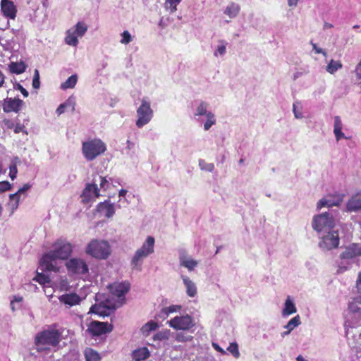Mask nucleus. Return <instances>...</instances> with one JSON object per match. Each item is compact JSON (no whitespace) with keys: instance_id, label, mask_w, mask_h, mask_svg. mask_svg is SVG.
I'll use <instances>...</instances> for the list:
<instances>
[{"instance_id":"1","label":"nucleus","mask_w":361,"mask_h":361,"mask_svg":"<svg viewBox=\"0 0 361 361\" xmlns=\"http://www.w3.org/2000/svg\"><path fill=\"white\" fill-rule=\"evenodd\" d=\"M56 324H51L47 329L38 332L34 339V343L38 353H47L51 347H56L62 340L63 329H58Z\"/></svg>"},{"instance_id":"2","label":"nucleus","mask_w":361,"mask_h":361,"mask_svg":"<svg viewBox=\"0 0 361 361\" xmlns=\"http://www.w3.org/2000/svg\"><path fill=\"white\" fill-rule=\"evenodd\" d=\"M155 240L148 236L142 247L137 249L130 261L132 270L141 271L144 259L154 252Z\"/></svg>"},{"instance_id":"3","label":"nucleus","mask_w":361,"mask_h":361,"mask_svg":"<svg viewBox=\"0 0 361 361\" xmlns=\"http://www.w3.org/2000/svg\"><path fill=\"white\" fill-rule=\"evenodd\" d=\"M106 150V144L100 139L94 138L82 142V152L87 161H93Z\"/></svg>"},{"instance_id":"4","label":"nucleus","mask_w":361,"mask_h":361,"mask_svg":"<svg viewBox=\"0 0 361 361\" xmlns=\"http://www.w3.org/2000/svg\"><path fill=\"white\" fill-rule=\"evenodd\" d=\"M85 252L87 255L99 259H106L111 255L109 243L104 240H92L87 245Z\"/></svg>"},{"instance_id":"5","label":"nucleus","mask_w":361,"mask_h":361,"mask_svg":"<svg viewBox=\"0 0 361 361\" xmlns=\"http://www.w3.org/2000/svg\"><path fill=\"white\" fill-rule=\"evenodd\" d=\"M137 116L136 126L138 128H142L147 124L153 117V110L150 103L145 99L142 100L141 105L137 109Z\"/></svg>"},{"instance_id":"6","label":"nucleus","mask_w":361,"mask_h":361,"mask_svg":"<svg viewBox=\"0 0 361 361\" xmlns=\"http://www.w3.org/2000/svg\"><path fill=\"white\" fill-rule=\"evenodd\" d=\"M52 254L59 259H67L73 252V245L65 238H59L53 244Z\"/></svg>"},{"instance_id":"7","label":"nucleus","mask_w":361,"mask_h":361,"mask_svg":"<svg viewBox=\"0 0 361 361\" xmlns=\"http://www.w3.org/2000/svg\"><path fill=\"white\" fill-rule=\"evenodd\" d=\"M335 226V221L329 213L317 215L312 221V228L317 232L326 231L331 229Z\"/></svg>"},{"instance_id":"8","label":"nucleus","mask_w":361,"mask_h":361,"mask_svg":"<svg viewBox=\"0 0 361 361\" xmlns=\"http://www.w3.org/2000/svg\"><path fill=\"white\" fill-rule=\"evenodd\" d=\"M169 326L175 330L188 331L195 326L191 316L185 314L176 316L167 322Z\"/></svg>"},{"instance_id":"9","label":"nucleus","mask_w":361,"mask_h":361,"mask_svg":"<svg viewBox=\"0 0 361 361\" xmlns=\"http://www.w3.org/2000/svg\"><path fill=\"white\" fill-rule=\"evenodd\" d=\"M349 310L352 314L351 324L350 328L361 326V297L354 298L348 305Z\"/></svg>"},{"instance_id":"10","label":"nucleus","mask_w":361,"mask_h":361,"mask_svg":"<svg viewBox=\"0 0 361 361\" xmlns=\"http://www.w3.org/2000/svg\"><path fill=\"white\" fill-rule=\"evenodd\" d=\"M114 326L108 322L92 321L88 325L87 331L92 336H99L112 331Z\"/></svg>"},{"instance_id":"11","label":"nucleus","mask_w":361,"mask_h":361,"mask_svg":"<svg viewBox=\"0 0 361 361\" xmlns=\"http://www.w3.org/2000/svg\"><path fill=\"white\" fill-rule=\"evenodd\" d=\"M69 273L73 274H85L89 268L85 260L79 258H71L66 263Z\"/></svg>"},{"instance_id":"12","label":"nucleus","mask_w":361,"mask_h":361,"mask_svg":"<svg viewBox=\"0 0 361 361\" xmlns=\"http://www.w3.org/2000/svg\"><path fill=\"white\" fill-rule=\"evenodd\" d=\"M339 242L340 239L338 231H329L322 238L319 245L324 250H330L338 247Z\"/></svg>"},{"instance_id":"13","label":"nucleus","mask_w":361,"mask_h":361,"mask_svg":"<svg viewBox=\"0 0 361 361\" xmlns=\"http://www.w3.org/2000/svg\"><path fill=\"white\" fill-rule=\"evenodd\" d=\"M57 258L52 254L51 251L44 254L40 260V267L42 271H59V268L56 265V260Z\"/></svg>"},{"instance_id":"14","label":"nucleus","mask_w":361,"mask_h":361,"mask_svg":"<svg viewBox=\"0 0 361 361\" xmlns=\"http://www.w3.org/2000/svg\"><path fill=\"white\" fill-rule=\"evenodd\" d=\"M99 197V188L97 185L94 183H87L80 195L81 201L84 204L89 203L92 200Z\"/></svg>"},{"instance_id":"15","label":"nucleus","mask_w":361,"mask_h":361,"mask_svg":"<svg viewBox=\"0 0 361 361\" xmlns=\"http://www.w3.org/2000/svg\"><path fill=\"white\" fill-rule=\"evenodd\" d=\"M23 104V101L19 98L7 97L4 99L3 101L2 109L5 113H18L20 110Z\"/></svg>"},{"instance_id":"16","label":"nucleus","mask_w":361,"mask_h":361,"mask_svg":"<svg viewBox=\"0 0 361 361\" xmlns=\"http://www.w3.org/2000/svg\"><path fill=\"white\" fill-rule=\"evenodd\" d=\"M361 256V243H351L340 255L342 260H350Z\"/></svg>"},{"instance_id":"17","label":"nucleus","mask_w":361,"mask_h":361,"mask_svg":"<svg viewBox=\"0 0 361 361\" xmlns=\"http://www.w3.org/2000/svg\"><path fill=\"white\" fill-rule=\"evenodd\" d=\"M1 12L7 18L14 20L17 14V8L11 0H1Z\"/></svg>"},{"instance_id":"18","label":"nucleus","mask_w":361,"mask_h":361,"mask_svg":"<svg viewBox=\"0 0 361 361\" xmlns=\"http://www.w3.org/2000/svg\"><path fill=\"white\" fill-rule=\"evenodd\" d=\"M111 293L116 296H123L130 289V283L128 282L114 283L109 286Z\"/></svg>"},{"instance_id":"19","label":"nucleus","mask_w":361,"mask_h":361,"mask_svg":"<svg viewBox=\"0 0 361 361\" xmlns=\"http://www.w3.org/2000/svg\"><path fill=\"white\" fill-rule=\"evenodd\" d=\"M97 209L99 213L103 214L107 218L111 217L115 213L114 205L109 200L99 203Z\"/></svg>"},{"instance_id":"20","label":"nucleus","mask_w":361,"mask_h":361,"mask_svg":"<svg viewBox=\"0 0 361 361\" xmlns=\"http://www.w3.org/2000/svg\"><path fill=\"white\" fill-rule=\"evenodd\" d=\"M114 311V308L105 305L103 302L93 305L90 307V312L105 317L109 316Z\"/></svg>"},{"instance_id":"21","label":"nucleus","mask_w":361,"mask_h":361,"mask_svg":"<svg viewBox=\"0 0 361 361\" xmlns=\"http://www.w3.org/2000/svg\"><path fill=\"white\" fill-rule=\"evenodd\" d=\"M348 212H355L361 209V192L353 195L347 202Z\"/></svg>"},{"instance_id":"22","label":"nucleus","mask_w":361,"mask_h":361,"mask_svg":"<svg viewBox=\"0 0 361 361\" xmlns=\"http://www.w3.org/2000/svg\"><path fill=\"white\" fill-rule=\"evenodd\" d=\"M61 302L69 305L70 307L78 305L80 302V297L76 293H66L59 298Z\"/></svg>"},{"instance_id":"23","label":"nucleus","mask_w":361,"mask_h":361,"mask_svg":"<svg viewBox=\"0 0 361 361\" xmlns=\"http://www.w3.org/2000/svg\"><path fill=\"white\" fill-rule=\"evenodd\" d=\"M344 195H338L335 200L322 199L317 203V209H321L324 207L338 206L343 202Z\"/></svg>"},{"instance_id":"24","label":"nucleus","mask_w":361,"mask_h":361,"mask_svg":"<svg viewBox=\"0 0 361 361\" xmlns=\"http://www.w3.org/2000/svg\"><path fill=\"white\" fill-rule=\"evenodd\" d=\"M183 283L186 288V293L189 297L193 298L197 295V287L195 283L186 276H181Z\"/></svg>"},{"instance_id":"25","label":"nucleus","mask_w":361,"mask_h":361,"mask_svg":"<svg viewBox=\"0 0 361 361\" xmlns=\"http://www.w3.org/2000/svg\"><path fill=\"white\" fill-rule=\"evenodd\" d=\"M149 355L148 348L142 347L133 350L132 353V357L135 361H142L147 359L149 357Z\"/></svg>"},{"instance_id":"26","label":"nucleus","mask_w":361,"mask_h":361,"mask_svg":"<svg viewBox=\"0 0 361 361\" xmlns=\"http://www.w3.org/2000/svg\"><path fill=\"white\" fill-rule=\"evenodd\" d=\"M342 122L339 116H335L334 118V133L335 134V137L337 141L340 140L342 138H344V134L342 132Z\"/></svg>"},{"instance_id":"27","label":"nucleus","mask_w":361,"mask_h":361,"mask_svg":"<svg viewBox=\"0 0 361 361\" xmlns=\"http://www.w3.org/2000/svg\"><path fill=\"white\" fill-rule=\"evenodd\" d=\"M240 7L238 4L231 2L226 8L224 14L228 16L231 18H235L239 13Z\"/></svg>"},{"instance_id":"28","label":"nucleus","mask_w":361,"mask_h":361,"mask_svg":"<svg viewBox=\"0 0 361 361\" xmlns=\"http://www.w3.org/2000/svg\"><path fill=\"white\" fill-rule=\"evenodd\" d=\"M300 324V320L299 315H297L292 318L288 324L284 326L285 329H287V331L282 333V336H285L290 333V331L296 326Z\"/></svg>"},{"instance_id":"29","label":"nucleus","mask_w":361,"mask_h":361,"mask_svg":"<svg viewBox=\"0 0 361 361\" xmlns=\"http://www.w3.org/2000/svg\"><path fill=\"white\" fill-rule=\"evenodd\" d=\"M86 361H100L101 357L98 352L91 348H87L84 351Z\"/></svg>"},{"instance_id":"30","label":"nucleus","mask_w":361,"mask_h":361,"mask_svg":"<svg viewBox=\"0 0 361 361\" xmlns=\"http://www.w3.org/2000/svg\"><path fill=\"white\" fill-rule=\"evenodd\" d=\"M10 71L13 73L21 74L26 70V65L24 62H12L10 66Z\"/></svg>"},{"instance_id":"31","label":"nucleus","mask_w":361,"mask_h":361,"mask_svg":"<svg viewBox=\"0 0 361 361\" xmlns=\"http://www.w3.org/2000/svg\"><path fill=\"white\" fill-rule=\"evenodd\" d=\"M297 309L294 305V303L291 301L290 297L288 296L285 302V307L283 310V315H290L295 312H296Z\"/></svg>"},{"instance_id":"32","label":"nucleus","mask_w":361,"mask_h":361,"mask_svg":"<svg viewBox=\"0 0 361 361\" xmlns=\"http://www.w3.org/2000/svg\"><path fill=\"white\" fill-rule=\"evenodd\" d=\"M78 36L71 30H68L66 32L65 42L67 44L71 46H77L78 44Z\"/></svg>"},{"instance_id":"33","label":"nucleus","mask_w":361,"mask_h":361,"mask_svg":"<svg viewBox=\"0 0 361 361\" xmlns=\"http://www.w3.org/2000/svg\"><path fill=\"white\" fill-rule=\"evenodd\" d=\"M342 66V63L340 61H335L334 59H331L326 66V70L330 74H334L338 69H341Z\"/></svg>"},{"instance_id":"34","label":"nucleus","mask_w":361,"mask_h":361,"mask_svg":"<svg viewBox=\"0 0 361 361\" xmlns=\"http://www.w3.org/2000/svg\"><path fill=\"white\" fill-rule=\"evenodd\" d=\"M158 327L159 325L157 322L154 321H149L141 328V331L143 334L147 336L149 332L156 330Z\"/></svg>"},{"instance_id":"35","label":"nucleus","mask_w":361,"mask_h":361,"mask_svg":"<svg viewBox=\"0 0 361 361\" xmlns=\"http://www.w3.org/2000/svg\"><path fill=\"white\" fill-rule=\"evenodd\" d=\"M78 77L76 75H72L64 82L61 84V88L63 90L73 88L77 83Z\"/></svg>"},{"instance_id":"36","label":"nucleus","mask_w":361,"mask_h":361,"mask_svg":"<svg viewBox=\"0 0 361 361\" xmlns=\"http://www.w3.org/2000/svg\"><path fill=\"white\" fill-rule=\"evenodd\" d=\"M180 265L187 268L189 271H192L197 265V262L192 259L180 258Z\"/></svg>"},{"instance_id":"37","label":"nucleus","mask_w":361,"mask_h":361,"mask_svg":"<svg viewBox=\"0 0 361 361\" xmlns=\"http://www.w3.org/2000/svg\"><path fill=\"white\" fill-rule=\"evenodd\" d=\"M181 0H166L164 6L167 11L173 13L177 11V6L180 4Z\"/></svg>"},{"instance_id":"38","label":"nucleus","mask_w":361,"mask_h":361,"mask_svg":"<svg viewBox=\"0 0 361 361\" xmlns=\"http://www.w3.org/2000/svg\"><path fill=\"white\" fill-rule=\"evenodd\" d=\"M87 30V26L83 22H78L75 25V29L73 30L78 37H82Z\"/></svg>"},{"instance_id":"39","label":"nucleus","mask_w":361,"mask_h":361,"mask_svg":"<svg viewBox=\"0 0 361 361\" xmlns=\"http://www.w3.org/2000/svg\"><path fill=\"white\" fill-rule=\"evenodd\" d=\"M207 120L204 125V129L205 130H208L214 124H215L216 122L214 115L213 113L208 112V114H207Z\"/></svg>"},{"instance_id":"40","label":"nucleus","mask_w":361,"mask_h":361,"mask_svg":"<svg viewBox=\"0 0 361 361\" xmlns=\"http://www.w3.org/2000/svg\"><path fill=\"white\" fill-rule=\"evenodd\" d=\"M34 279L36 280L41 285H44L50 282V279L49 276H47L42 273H37Z\"/></svg>"},{"instance_id":"41","label":"nucleus","mask_w":361,"mask_h":361,"mask_svg":"<svg viewBox=\"0 0 361 361\" xmlns=\"http://www.w3.org/2000/svg\"><path fill=\"white\" fill-rule=\"evenodd\" d=\"M227 350L229 351L235 358H238L240 357L238 345L236 343H230L229 346L227 348Z\"/></svg>"},{"instance_id":"42","label":"nucleus","mask_w":361,"mask_h":361,"mask_svg":"<svg viewBox=\"0 0 361 361\" xmlns=\"http://www.w3.org/2000/svg\"><path fill=\"white\" fill-rule=\"evenodd\" d=\"M207 103H205L204 102H202L196 109L195 115H197V116L207 115V114H208V112L207 111Z\"/></svg>"},{"instance_id":"43","label":"nucleus","mask_w":361,"mask_h":361,"mask_svg":"<svg viewBox=\"0 0 361 361\" xmlns=\"http://www.w3.org/2000/svg\"><path fill=\"white\" fill-rule=\"evenodd\" d=\"M31 188V185L29 183H25L24 185L20 188L16 193L11 194L9 195V198L12 200L14 197H17L18 195L26 192Z\"/></svg>"},{"instance_id":"44","label":"nucleus","mask_w":361,"mask_h":361,"mask_svg":"<svg viewBox=\"0 0 361 361\" xmlns=\"http://www.w3.org/2000/svg\"><path fill=\"white\" fill-rule=\"evenodd\" d=\"M169 338V333L166 331H159L154 335V341H163Z\"/></svg>"},{"instance_id":"45","label":"nucleus","mask_w":361,"mask_h":361,"mask_svg":"<svg viewBox=\"0 0 361 361\" xmlns=\"http://www.w3.org/2000/svg\"><path fill=\"white\" fill-rule=\"evenodd\" d=\"M17 173L18 169L16 164L12 161L9 166V176L12 180H13L16 178Z\"/></svg>"},{"instance_id":"46","label":"nucleus","mask_w":361,"mask_h":361,"mask_svg":"<svg viewBox=\"0 0 361 361\" xmlns=\"http://www.w3.org/2000/svg\"><path fill=\"white\" fill-rule=\"evenodd\" d=\"M39 73L38 70L35 69L32 80V87L35 89H38L39 87Z\"/></svg>"},{"instance_id":"47","label":"nucleus","mask_w":361,"mask_h":361,"mask_svg":"<svg viewBox=\"0 0 361 361\" xmlns=\"http://www.w3.org/2000/svg\"><path fill=\"white\" fill-rule=\"evenodd\" d=\"M121 36H122V39L121 40V43H122V44H127L130 43V42L132 40L131 35L129 33V32L127 30H125L121 34Z\"/></svg>"},{"instance_id":"48","label":"nucleus","mask_w":361,"mask_h":361,"mask_svg":"<svg viewBox=\"0 0 361 361\" xmlns=\"http://www.w3.org/2000/svg\"><path fill=\"white\" fill-rule=\"evenodd\" d=\"M200 166L202 169L208 171H212L214 169V164H207L203 160L200 161Z\"/></svg>"},{"instance_id":"49","label":"nucleus","mask_w":361,"mask_h":361,"mask_svg":"<svg viewBox=\"0 0 361 361\" xmlns=\"http://www.w3.org/2000/svg\"><path fill=\"white\" fill-rule=\"evenodd\" d=\"M11 189V185L8 181H0V193L10 190Z\"/></svg>"},{"instance_id":"50","label":"nucleus","mask_w":361,"mask_h":361,"mask_svg":"<svg viewBox=\"0 0 361 361\" xmlns=\"http://www.w3.org/2000/svg\"><path fill=\"white\" fill-rule=\"evenodd\" d=\"M221 44L218 46L216 52L220 55H224L226 52V48L227 43L225 41H221Z\"/></svg>"},{"instance_id":"51","label":"nucleus","mask_w":361,"mask_h":361,"mask_svg":"<svg viewBox=\"0 0 361 361\" xmlns=\"http://www.w3.org/2000/svg\"><path fill=\"white\" fill-rule=\"evenodd\" d=\"M169 314L179 312L182 307L178 305H172L166 307Z\"/></svg>"},{"instance_id":"52","label":"nucleus","mask_w":361,"mask_h":361,"mask_svg":"<svg viewBox=\"0 0 361 361\" xmlns=\"http://www.w3.org/2000/svg\"><path fill=\"white\" fill-rule=\"evenodd\" d=\"M101 181H100V188L101 189H103L104 190H106L109 188V183L106 180L105 177H100Z\"/></svg>"},{"instance_id":"53","label":"nucleus","mask_w":361,"mask_h":361,"mask_svg":"<svg viewBox=\"0 0 361 361\" xmlns=\"http://www.w3.org/2000/svg\"><path fill=\"white\" fill-rule=\"evenodd\" d=\"M3 123H4V125L5 126V127L7 129H13V128H14L15 124L13 122V121L11 120V119H8V118L4 119L3 120Z\"/></svg>"},{"instance_id":"54","label":"nucleus","mask_w":361,"mask_h":361,"mask_svg":"<svg viewBox=\"0 0 361 361\" xmlns=\"http://www.w3.org/2000/svg\"><path fill=\"white\" fill-rule=\"evenodd\" d=\"M169 315V314L166 307L163 308L158 314V317L163 320L166 319Z\"/></svg>"},{"instance_id":"55","label":"nucleus","mask_w":361,"mask_h":361,"mask_svg":"<svg viewBox=\"0 0 361 361\" xmlns=\"http://www.w3.org/2000/svg\"><path fill=\"white\" fill-rule=\"evenodd\" d=\"M311 44L312 45L313 50H314L316 54H322L324 56L326 55V52L322 49L317 47L316 44L311 42Z\"/></svg>"},{"instance_id":"56","label":"nucleus","mask_w":361,"mask_h":361,"mask_svg":"<svg viewBox=\"0 0 361 361\" xmlns=\"http://www.w3.org/2000/svg\"><path fill=\"white\" fill-rule=\"evenodd\" d=\"M14 133H19L20 132H24L25 131V126L23 124H20V123H17L15 126H14Z\"/></svg>"},{"instance_id":"57","label":"nucleus","mask_w":361,"mask_h":361,"mask_svg":"<svg viewBox=\"0 0 361 361\" xmlns=\"http://www.w3.org/2000/svg\"><path fill=\"white\" fill-rule=\"evenodd\" d=\"M68 104L66 102V103H63V104H61L59 105V106L56 109V113L59 114V115H61L63 113L65 112V109H66V107L67 106Z\"/></svg>"},{"instance_id":"58","label":"nucleus","mask_w":361,"mask_h":361,"mask_svg":"<svg viewBox=\"0 0 361 361\" xmlns=\"http://www.w3.org/2000/svg\"><path fill=\"white\" fill-rule=\"evenodd\" d=\"M355 73L356 74V76L358 79H361V61L360 63L357 65Z\"/></svg>"},{"instance_id":"59","label":"nucleus","mask_w":361,"mask_h":361,"mask_svg":"<svg viewBox=\"0 0 361 361\" xmlns=\"http://www.w3.org/2000/svg\"><path fill=\"white\" fill-rule=\"evenodd\" d=\"M19 196L20 195H18L17 197H14L12 200L10 199L13 209H16L18 207L19 203Z\"/></svg>"},{"instance_id":"60","label":"nucleus","mask_w":361,"mask_h":361,"mask_svg":"<svg viewBox=\"0 0 361 361\" xmlns=\"http://www.w3.org/2000/svg\"><path fill=\"white\" fill-rule=\"evenodd\" d=\"M212 345L216 351L221 353V354H226V351L222 348H221L218 344L213 343Z\"/></svg>"},{"instance_id":"61","label":"nucleus","mask_w":361,"mask_h":361,"mask_svg":"<svg viewBox=\"0 0 361 361\" xmlns=\"http://www.w3.org/2000/svg\"><path fill=\"white\" fill-rule=\"evenodd\" d=\"M18 90L20 91V92L25 97H28V92L22 85H18Z\"/></svg>"},{"instance_id":"62","label":"nucleus","mask_w":361,"mask_h":361,"mask_svg":"<svg viewBox=\"0 0 361 361\" xmlns=\"http://www.w3.org/2000/svg\"><path fill=\"white\" fill-rule=\"evenodd\" d=\"M356 286L357 290L361 292V273L359 274L358 278L356 282Z\"/></svg>"},{"instance_id":"63","label":"nucleus","mask_w":361,"mask_h":361,"mask_svg":"<svg viewBox=\"0 0 361 361\" xmlns=\"http://www.w3.org/2000/svg\"><path fill=\"white\" fill-rule=\"evenodd\" d=\"M293 112H294V114H295V118H301V117H302V114H301V112L298 111L296 110V106H295V104H293Z\"/></svg>"},{"instance_id":"64","label":"nucleus","mask_w":361,"mask_h":361,"mask_svg":"<svg viewBox=\"0 0 361 361\" xmlns=\"http://www.w3.org/2000/svg\"><path fill=\"white\" fill-rule=\"evenodd\" d=\"M5 82V75L1 71H0V88L4 85Z\"/></svg>"}]
</instances>
